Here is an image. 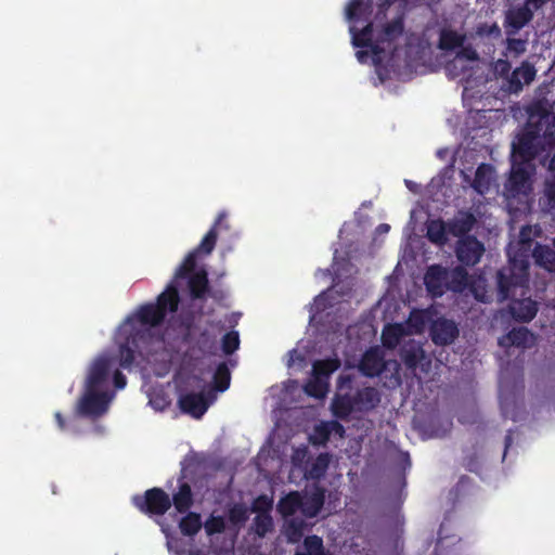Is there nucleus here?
<instances>
[{"instance_id": "f257e3e1", "label": "nucleus", "mask_w": 555, "mask_h": 555, "mask_svg": "<svg viewBox=\"0 0 555 555\" xmlns=\"http://www.w3.org/2000/svg\"><path fill=\"white\" fill-rule=\"evenodd\" d=\"M555 146V114L546 102L537 101L528 108V119L512 142L511 160L533 164Z\"/></svg>"}, {"instance_id": "f03ea898", "label": "nucleus", "mask_w": 555, "mask_h": 555, "mask_svg": "<svg viewBox=\"0 0 555 555\" xmlns=\"http://www.w3.org/2000/svg\"><path fill=\"white\" fill-rule=\"evenodd\" d=\"M529 228L520 231L519 247L508 248V264L498 271V292L501 299L512 298L517 288H528L531 240L526 237Z\"/></svg>"}, {"instance_id": "7ed1b4c3", "label": "nucleus", "mask_w": 555, "mask_h": 555, "mask_svg": "<svg viewBox=\"0 0 555 555\" xmlns=\"http://www.w3.org/2000/svg\"><path fill=\"white\" fill-rule=\"evenodd\" d=\"M352 377L340 375L337 379V392L332 401L335 417L346 421L353 412L366 413L374 410L380 402L378 389L372 386L351 392Z\"/></svg>"}, {"instance_id": "20e7f679", "label": "nucleus", "mask_w": 555, "mask_h": 555, "mask_svg": "<svg viewBox=\"0 0 555 555\" xmlns=\"http://www.w3.org/2000/svg\"><path fill=\"white\" fill-rule=\"evenodd\" d=\"M404 31V20L402 15L386 23L378 31L374 29V23H369L361 30L349 28L351 43L356 48H371L373 63L379 64L386 50L391 53L396 51L395 42Z\"/></svg>"}, {"instance_id": "39448f33", "label": "nucleus", "mask_w": 555, "mask_h": 555, "mask_svg": "<svg viewBox=\"0 0 555 555\" xmlns=\"http://www.w3.org/2000/svg\"><path fill=\"white\" fill-rule=\"evenodd\" d=\"M151 339L147 328L138 326L132 318H128L117 330L116 343L118 344L119 364L129 369L135 360V354H141V348Z\"/></svg>"}, {"instance_id": "423d86ee", "label": "nucleus", "mask_w": 555, "mask_h": 555, "mask_svg": "<svg viewBox=\"0 0 555 555\" xmlns=\"http://www.w3.org/2000/svg\"><path fill=\"white\" fill-rule=\"evenodd\" d=\"M179 302L178 288L173 283H170L157 296L155 302H149L139 308L135 319L141 326H159L164 323L168 313H173L178 310Z\"/></svg>"}, {"instance_id": "0eeeda50", "label": "nucleus", "mask_w": 555, "mask_h": 555, "mask_svg": "<svg viewBox=\"0 0 555 555\" xmlns=\"http://www.w3.org/2000/svg\"><path fill=\"white\" fill-rule=\"evenodd\" d=\"M511 172L505 183V190L512 197L528 195L532 190L531 175L534 172V165L511 160Z\"/></svg>"}, {"instance_id": "6e6552de", "label": "nucleus", "mask_w": 555, "mask_h": 555, "mask_svg": "<svg viewBox=\"0 0 555 555\" xmlns=\"http://www.w3.org/2000/svg\"><path fill=\"white\" fill-rule=\"evenodd\" d=\"M133 504L144 514L162 516L171 507V498L162 488L155 487L146 490L143 495H135Z\"/></svg>"}, {"instance_id": "1a4fd4ad", "label": "nucleus", "mask_w": 555, "mask_h": 555, "mask_svg": "<svg viewBox=\"0 0 555 555\" xmlns=\"http://www.w3.org/2000/svg\"><path fill=\"white\" fill-rule=\"evenodd\" d=\"M112 395L92 388H85V393L79 401V412L85 416H101L107 409Z\"/></svg>"}, {"instance_id": "9d476101", "label": "nucleus", "mask_w": 555, "mask_h": 555, "mask_svg": "<svg viewBox=\"0 0 555 555\" xmlns=\"http://www.w3.org/2000/svg\"><path fill=\"white\" fill-rule=\"evenodd\" d=\"M214 400L215 395L212 393L211 390H209L207 393H205L204 391L186 392L180 395L178 404L183 413L199 420L207 412L209 405Z\"/></svg>"}, {"instance_id": "9b49d317", "label": "nucleus", "mask_w": 555, "mask_h": 555, "mask_svg": "<svg viewBox=\"0 0 555 555\" xmlns=\"http://www.w3.org/2000/svg\"><path fill=\"white\" fill-rule=\"evenodd\" d=\"M195 468L191 465L183 466L178 479V491L173 493L171 505L173 504L178 513H186L193 505V493L189 481H192Z\"/></svg>"}, {"instance_id": "f8f14e48", "label": "nucleus", "mask_w": 555, "mask_h": 555, "mask_svg": "<svg viewBox=\"0 0 555 555\" xmlns=\"http://www.w3.org/2000/svg\"><path fill=\"white\" fill-rule=\"evenodd\" d=\"M485 253L483 244L476 236H465L457 241L455 255L457 260L468 267L477 264Z\"/></svg>"}, {"instance_id": "ddd939ff", "label": "nucleus", "mask_w": 555, "mask_h": 555, "mask_svg": "<svg viewBox=\"0 0 555 555\" xmlns=\"http://www.w3.org/2000/svg\"><path fill=\"white\" fill-rule=\"evenodd\" d=\"M374 3L372 0H350L345 10L346 20L350 23V27L357 30L358 25L365 26L366 24L374 23L373 20Z\"/></svg>"}, {"instance_id": "4468645a", "label": "nucleus", "mask_w": 555, "mask_h": 555, "mask_svg": "<svg viewBox=\"0 0 555 555\" xmlns=\"http://www.w3.org/2000/svg\"><path fill=\"white\" fill-rule=\"evenodd\" d=\"M460 334L457 324L453 320L438 318L433 321L429 336L437 346H448L454 343Z\"/></svg>"}, {"instance_id": "2eb2a0df", "label": "nucleus", "mask_w": 555, "mask_h": 555, "mask_svg": "<svg viewBox=\"0 0 555 555\" xmlns=\"http://www.w3.org/2000/svg\"><path fill=\"white\" fill-rule=\"evenodd\" d=\"M424 284L433 298L441 297L448 291V270L440 264L428 267Z\"/></svg>"}, {"instance_id": "dca6fc26", "label": "nucleus", "mask_w": 555, "mask_h": 555, "mask_svg": "<svg viewBox=\"0 0 555 555\" xmlns=\"http://www.w3.org/2000/svg\"><path fill=\"white\" fill-rule=\"evenodd\" d=\"M112 363L107 357H99L90 366L85 388L101 390L107 385Z\"/></svg>"}, {"instance_id": "f3484780", "label": "nucleus", "mask_w": 555, "mask_h": 555, "mask_svg": "<svg viewBox=\"0 0 555 555\" xmlns=\"http://www.w3.org/2000/svg\"><path fill=\"white\" fill-rule=\"evenodd\" d=\"M537 76L534 65L528 61H524L520 66L516 67L508 77V91L511 93H519L525 85H530Z\"/></svg>"}, {"instance_id": "a211bd4d", "label": "nucleus", "mask_w": 555, "mask_h": 555, "mask_svg": "<svg viewBox=\"0 0 555 555\" xmlns=\"http://www.w3.org/2000/svg\"><path fill=\"white\" fill-rule=\"evenodd\" d=\"M385 365L383 352L378 348H370L363 353L359 370L364 376L375 377L383 373Z\"/></svg>"}, {"instance_id": "6ab92c4d", "label": "nucleus", "mask_w": 555, "mask_h": 555, "mask_svg": "<svg viewBox=\"0 0 555 555\" xmlns=\"http://www.w3.org/2000/svg\"><path fill=\"white\" fill-rule=\"evenodd\" d=\"M477 219L469 210H459L457 214L450 220H448L449 234L454 237L469 236L468 233L473 230Z\"/></svg>"}, {"instance_id": "aec40b11", "label": "nucleus", "mask_w": 555, "mask_h": 555, "mask_svg": "<svg viewBox=\"0 0 555 555\" xmlns=\"http://www.w3.org/2000/svg\"><path fill=\"white\" fill-rule=\"evenodd\" d=\"M512 318L517 322H530L538 312V304L531 298L512 299L508 305Z\"/></svg>"}, {"instance_id": "412c9836", "label": "nucleus", "mask_w": 555, "mask_h": 555, "mask_svg": "<svg viewBox=\"0 0 555 555\" xmlns=\"http://www.w3.org/2000/svg\"><path fill=\"white\" fill-rule=\"evenodd\" d=\"M227 214L221 211L218 214L214 225L209 229V231L202 238L199 245L194 248V250L198 255H210L215 249L217 240H218V229L224 228L229 229V224L225 222Z\"/></svg>"}, {"instance_id": "4be33fe9", "label": "nucleus", "mask_w": 555, "mask_h": 555, "mask_svg": "<svg viewBox=\"0 0 555 555\" xmlns=\"http://www.w3.org/2000/svg\"><path fill=\"white\" fill-rule=\"evenodd\" d=\"M399 356L405 367L414 371L425 359V351L420 341L409 339L401 346Z\"/></svg>"}, {"instance_id": "5701e85b", "label": "nucleus", "mask_w": 555, "mask_h": 555, "mask_svg": "<svg viewBox=\"0 0 555 555\" xmlns=\"http://www.w3.org/2000/svg\"><path fill=\"white\" fill-rule=\"evenodd\" d=\"M493 179V167L489 164H481L476 170L472 186L477 193L485 195L490 191Z\"/></svg>"}, {"instance_id": "b1692460", "label": "nucleus", "mask_w": 555, "mask_h": 555, "mask_svg": "<svg viewBox=\"0 0 555 555\" xmlns=\"http://www.w3.org/2000/svg\"><path fill=\"white\" fill-rule=\"evenodd\" d=\"M189 289L193 299H204L209 291L207 272L202 269L189 276Z\"/></svg>"}, {"instance_id": "393cba45", "label": "nucleus", "mask_w": 555, "mask_h": 555, "mask_svg": "<svg viewBox=\"0 0 555 555\" xmlns=\"http://www.w3.org/2000/svg\"><path fill=\"white\" fill-rule=\"evenodd\" d=\"M324 502L325 490L318 487L305 501H302L301 512L309 518L315 517L322 509Z\"/></svg>"}, {"instance_id": "a878e982", "label": "nucleus", "mask_w": 555, "mask_h": 555, "mask_svg": "<svg viewBox=\"0 0 555 555\" xmlns=\"http://www.w3.org/2000/svg\"><path fill=\"white\" fill-rule=\"evenodd\" d=\"M532 18L533 12L531 8L522 5L507 13L506 23L508 27L517 31L526 26Z\"/></svg>"}, {"instance_id": "bb28decb", "label": "nucleus", "mask_w": 555, "mask_h": 555, "mask_svg": "<svg viewBox=\"0 0 555 555\" xmlns=\"http://www.w3.org/2000/svg\"><path fill=\"white\" fill-rule=\"evenodd\" d=\"M532 257L537 266L548 272H555V250L546 245L538 244L532 250Z\"/></svg>"}, {"instance_id": "cd10ccee", "label": "nucleus", "mask_w": 555, "mask_h": 555, "mask_svg": "<svg viewBox=\"0 0 555 555\" xmlns=\"http://www.w3.org/2000/svg\"><path fill=\"white\" fill-rule=\"evenodd\" d=\"M302 498L299 492L292 491L285 496L281 498L278 503V512L283 517L293 516L298 509H301Z\"/></svg>"}, {"instance_id": "c85d7f7f", "label": "nucleus", "mask_w": 555, "mask_h": 555, "mask_svg": "<svg viewBox=\"0 0 555 555\" xmlns=\"http://www.w3.org/2000/svg\"><path fill=\"white\" fill-rule=\"evenodd\" d=\"M532 339L531 332L526 327L513 328L505 337L500 339L502 346H515L526 348Z\"/></svg>"}, {"instance_id": "c756f323", "label": "nucleus", "mask_w": 555, "mask_h": 555, "mask_svg": "<svg viewBox=\"0 0 555 555\" xmlns=\"http://www.w3.org/2000/svg\"><path fill=\"white\" fill-rule=\"evenodd\" d=\"M468 285V272L463 266L448 270V291L462 293Z\"/></svg>"}, {"instance_id": "7c9ffc66", "label": "nucleus", "mask_w": 555, "mask_h": 555, "mask_svg": "<svg viewBox=\"0 0 555 555\" xmlns=\"http://www.w3.org/2000/svg\"><path fill=\"white\" fill-rule=\"evenodd\" d=\"M340 360L338 358H327L317 360L312 365V375L323 378L328 382L332 373L340 367Z\"/></svg>"}, {"instance_id": "2f4dec72", "label": "nucleus", "mask_w": 555, "mask_h": 555, "mask_svg": "<svg viewBox=\"0 0 555 555\" xmlns=\"http://www.w3.org/2000/svg\"><path fill=\"white\" fill-rule=\"evenodd\" d=\"M405 335V330L402 324L395 323L385 326L382 333V341L386 348H396L402 337Z\"/></svg>"}, {"instance_id": "473e14b6", "label": "nucleus", "mask_w": 555, "mask_h": 555, "mask_svg": "<svg viewBox=\"0 0 555 555\" xmlns=\"http://www.w3.org/2000/svg\"><path fill=\"white\" fill-rule=\"evenodd\" d=\"M448 221L434 220L427 227V237L431 243L443 245L448 241Z\"/></svg>"}, {"instance_id": "72a5a7b5", "label": "nucleus", "mask_w": 555, "mask_h": 555, "mask_svg": "<svg viewBox=\"0 0 555 555\" xmlns=\"http://www.w3.org/2000/svg\"><path fill=\"white\" fill-rule=\"evenodd\" d=\"M231 372L225 362L217 365L212 375V389L215 391L223 392L230 387Z\"/></svg>"}, {"instance_id": "f704fd0d", "label": "nucleus", "mask_w": 555, "mask_h": 555, "mask_svg": "<svg viewBox=\"0 0 555 555\" xmlns=\"http://www.w3.org/2000/svg\"><path fill=\"white\" fill-rule=\"evenodd\" d=\"M465 37L455 30L442 29L439 36L438 47L444 51H452L463 46Z\"/></svg>"}, {"instance_id": "c9c22d12", "label": "nucleus", "mask_w": 555, "mask_h": 555, "mask_svg": "<svg viewBox=\"0 0 555 555\" xmlns=\"http://www.w3.org/2000/svg\"><path fill=\"white\" fill-rule=\"evenodd\" d=\"M328 390V382L320 378L315 375H312L304 386V391L312 398L322 399L325 397Z\"/></svg>"}, {"instance_id": "e433bc0d", "label": "nucleus", "mask_w": 555, "mask_h": 555, "mask_svg": "<svg viewBox=\"0 0 555 555\" xmlns=\"http://www.w3.org/2000/svg\"><path fill=\"white\" fill-rule=\"evenodd\" d=\"M179 528L184 535H195L202 528L201 515L194 512L188 513L180 520Z\"/></svg>"}, {"instance_id": "4c0bfd02", "label": "nucleus", "mask_w": 555, "mask_h": 555, "mask_svg": "<svg viewBox=\"0 0 555 555\" xmlns=\"http://www.w3.org/2000/svg\"><path fill=\"white\" fill-rule=\"evenodd\" d=\"M330 464V455L327 453H321L317 456L315 461L311 464L307 470V475L311 479H320L324 476Z\"/></svg>"}, {"instance_id": "58836bf2", "label": "nucleus", "mask_w": 555, "mask_h": 555, "mask_svg": "<svg viewBox=\"0 0 555 555\" xmlns=\"http://www.w3.org/2000/svg\"><path fill=\"white\" fill-rule=\"evenodd\" d=\"M199 255L193 249L191 250L182 261V263L178 267L175 273L176 279H184L191 274L195 270L197 263V257Z\"/></svg>"}, {"instance_id": "ea45409f", "label": "nucleus", "mask_w": 555, "mask_h": 555, "mask_svg": "<svg viewBox=\"0 0 555 555\" xmlns=\"http://www.w3.org/2000/svg\"><path fill=\"white\" fill-rule=\"evenodd\" d=\"M273 528V519L270 514H258L254 518L253 529L255 533L263 538Z\"/></svg>"}, {"instance_id": "a19ab883", "label": "nucleus", "mask_w": 555, "mask_h": 555, "mask_svg": "<svg viewBox=\"0 0 555 555\" xmlns=\"http://www.w3.org/2000/svg\"><path fill=\"white\" fill-rule=\"evenodd\" d=\"M240 335L236 331H230L221 339V349L225 354H232L240 348Z\"/></svg>"}, {"instance_id": "79ce46f5", "label": "nucleus", "mask_w": 555, "mask_h": 555, "mask_svg": "<svg viewBox=\"0 0 555 555\" xmlns=\"http://www.w3.org/2000/svg\"><path fill=\"white\" fill-rule=\"evenodd\" d=\"M305 522L301 519H292L286 527V534L289 542L297 543L304 535Z\"/></svg>"}, {"instance_id": "37998d69", "label": "nucleus", "mask_w": 555, "mask_h": 555, "mask_svg": "<svg viewBox=\"0 0 555 555\" xmlns=\"http://www.w3.org/2000/svg\"><path fill=\"white\" fill-rule=\"evenodd\" d=\"M304 546L306 555H324L323 541L315 534L308 535L304 541Z\"/></svg>"}, {"instance_id": "c03bdc74", "label": "nucleus", "mask_w": 555, "mask_h": 555, "mask_svg": "<svg viewBox=\"0 0 555 555\" xmlns=\"http://www.w3.org/2000/svg\"><path fill=\"white\" fill-rule=\"evenodd\" d=\"M248 519V509L243 504H235L229 509V520L232 525L242 526Z\"/></svg>"}, {"instance_id": "a18cd8bd", "label": "nucleus", "mask_w": 555, "mask_h": 555, "mask_svg": "<svg viewBox=\"0 0 555 555\" xmlns=\"http://www.w3.org/2000/svg\"><path fill=\"white\" fill-rule=\"evenodd\" d=\"M273 500L266 494L258 495L251 503V512L258 514H270Z\"/></svg>"}, {"instance_id": "49530a36", "label": "nucleus", "mask_w": 555, "mask_h": 555, "mask_svg": "<svg viewBox=\"0 0 555 555\" xmlns=\"http://www.w3.org/2000/svg\"><path fill=\"white\" fill-rule=\"evenodd\" d=\"M205 530L208 535L221 533L225 529L224 519L221 516H210L205 522Z\"/></svg>"}, {"instance_id": "de8ad7c7", "label": "nucleus", "mask_w": 555, "mask_h": 555, "mask_svg": "<svg viewBox=\"0 0 555 555\" xmlns=\"http://www.w3.org/2000/svg\"><path fill=\"white\" fill-rule=\"evenodd\" d=\"M476 35L479 37H493L499 38L501 36V28L496 23L491 25L489 24H480L476 28Z\"/></svg>"}, {"instance_id": "09e8293b", "label": "nucleus", "mask_w": 555, "mask_h": 555, "mask_svg": "<svg viewBox=\"0 0 555 555\" xmlns=\"http://www.w3.org/2000/svg\"><path fill=\"white\" fill-rule=\"evenodd\" d=\"M544 196L546 199L545 205L548 210L555 211V177L551 181H547L544 189Z\"/></svg>"}, {"instance_id": "8fccbe9b", "label": "nucleus", "mask_w": 555, "mask_h": 555, "mask_svg": "<svg viewBox=\"0 0 555 555\" xmlns=\"http://www.w3.org/2000/svg\"><path fill=\"white\" fill-rule=\"evenodd\" d=\"M409 323L416 332H421L425 326V312L422 310H413L410 314Z\"/></svg>"}, {"instance_id": "3c124183", "label": "nucleus", "mask_w": 555, "mask_h": 555, "mask_svg": "<svg viewBox=\"0 0 555 555\" xmlns=\"http://www.w3.org/2000/svg\"><path fill=\"white\" fill-rule=\"evenodd\" d=\"M507 50L518 56L526 51V41L517 38H508Z\"/></svg>"}, {"instance_id": "603ef678", "label": "nucleus", "mask_w": 555, "mask_h": 555, "mask_svg": "<svg viewBox=\"0 0 555 555\" xmlns=\"http://www.w3.org/2000/svg\"><path fill=\"white\" fill-rule=\"evenodd\" d=\"M512 65L507 60L499 59L495 63V72L501 77H506L508 79L511 73Z\"/></svg>"}, {"instance_id": "864d4df0", "label": "nucleus", "mask_w": 555, "mask_h": 555, "mask_svg": "<svg viewBox=\"0 0 555 555\" xmlns=\"http://www.w3.org/2000/svg\"><path fill=\"white\" fill-rule=\"evenodd\" d=\"M461 50L459 52V56L460 57H463L467 61H472V62H475L479 59V55L477 53V51L472 47V46H466V47H460Z\"/></svg>"}, {"instance_id": "5fc2aeb1", "label": "nucleus", "mask_w": 555, "mask_h": 555, "mask_svg": "<svg viewBox=\"0 0 555 555\" xmlns=\"http://www.w3.org/2000/svg\"><path fill=\"white\" fill-rule=\"evenodd\" d=\"M332 429L328 425H320L315 427V438L319 440V443H325L328 441Z\"/></svg>"}, {"instance_id": "6e6d98bb", "label": "nucleus", "mask_w": 555, "mask_h": 555, "mask_svg": "<svg viewBox=\"0 0 555 555\" xmlns=\"http://www.w3.org/2000/svg\"><path fill=\"white\" fill-rule=\"evenodd\" d=\"M113 382H114L115 388L122 389V388H125V386L127 384V378L120 371L117 370L114 372Z\"/></svg>"}, {"instance_id": "4d7b16f0", "label": "nucleus", "mask_w": 555, "mask_h": 555, "mask_svg": "<svg viewBox=\"0 0 555 555\" xmlns=\"http://www.w3.org/2000/svg\"><path fill=\"white\" fill-rule=\"evenodd\" d=\"M550 1L551 0H526L525 5L531 8L532 11H538Z\"/></svg>"}, {"instance_id": "13d9d810", "label": "nucleus", "mask_w": 555, "mask_h": 555, "mask_svg": "<svg viewBox=\"0 0 555 555\" xmlns=\"http://www.w3.org/2000/svg\"><path fill=\"white\" fill-rule=\"evenodd\" d=\"M356 56L360 63H366L370 57L373 60V54L371 52V49L369 51L367 50H358L356 52Z\"/></svg>"}, {"instance_id": "bf43d9fd", "label": "nucleus", "mask_w": 555, "mask_h": 555, "mask_svg": "<svg viewBox=\"0 0 555 555\" xmlns=\"http://www.w3.org/2000/svg\"><path fill=\"white\" fill-rule=\"evenodd\" d=\"M392 1L391 0H382L379 3H378V11L376 13V16L377 17L378 15L383 14L385 15V12L386 10L391 5Z\"/></svg>"}, {"instance_id": "052dcab7", "label": "nucleus", "mask_w": 555, "mask_h": 555, "mask_svg": "<svg viewBox=\"0 0 555 555\" xmlns=\"http://www.w3.org/2000/svg\"><path fill=\"white\" fill-rule=\"evenodd\" d=\"M54 418H55V422L57 424L59 429L60 430H64L66 428V422H65V418L62 415V413L61 412H55Z\"/></svg>"}, {"instance_id": "680f3d73", "label": "nucleus", "mask_w": 555, "mask_h": 555, "mask_svg": "<svg viewBox=\"0 0 555 555\" xmlns=\"http://www.w3.org/2000/svg\"><path fill=\"white\" fill-rule=\"evenodd\" d=\"M512 442H513L512 434L508 433L504 438V444H505L504 455L506 454L507 449L512 446Z\"/></svg>"}, {"instance_id": "e2e57ef3", "label": "nucleus", "mask_w": 555, "mask_h": 555, "mask_svg": "<svg viewBox=\"0 0 555 555\" xmlns=\"http://www.w3.org/2000/svg\"><path fill=\"white\" fill-rule=\"evenodd\" d=\"M332 429H335L339 434L345 433L344 426L341 424H339L338 422H332Z\"/></svg>"}, {"instance_id": "0e129e2a", "label": "nucleus", "mask_w": 555, "mask_h": 555, "mask_svg": "<svg viewBox=\"0 0 555 555\" xmlns=\"http://www.w3.org/2000/svg\"><path fill=\"white\" fill-rule=\"evenodd\" d=\"M548 170L555 172V154L551 157L548 162Z\"/></svg>"}, {"instance_id": "69168bd1", "label": "nucleus", "mask_w": 555, "mask_h": 555, "mask_svg": "<svg viewBox=\"0 0 555 555\" xmlns=\"http://www.w3.org/2000/svg\"><path fill=\"white\" fill-rule=\"evenodd\" d=\"M389 229H390V227H389V224H387V223H382V224H379V225H378V228H377V230H378L379 232H387V231H389Z\"/></svg>"}, {"instance_id": "338daca9", "label": "nucleus", "mask_w": 555, "mask_h": 555, "mask_svg": "<svg viewBox=\"0 0 555 555\" xmlns=\"http://www.w3.org/2000/svg\"><path fill=\"white\" fill-rule=\"evenodd\" d=\"M477 417H478L477 413L473 411V413H472V423H476L477 422Z\"/></svg>"}, {"instance_id": "774afa93", "label": "nucleus", "mask_w": 555, "mask_h": 555, "mask_svg": "<svg viewBox=\"0 0 555 555\" xmlns=\"http://www.w3.org/2000/svg\"><path fill=\"white\" fill-rule=\"evenodd\" d=\"M554 246H555V238H554Z\"/></svg>"}]
</instances>
